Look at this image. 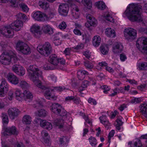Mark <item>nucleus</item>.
Masks as SVG:
<instances>
[{"mask_svg":"<svg viewBox=\"0 0 147 147\" xmlns=\"http://www.w3.org/2000/svg\"><path fill=\"white\" fill-rule=\"evenodd\" d=\"M142 10L141 6H138L137 4L132 3L127 7L124 13L123 16H126L128 19L132 22H142V18L140 12Z\"/></svg>","mask_w":147,"mask_h":147,"instance_id":"nucleus-1","label":"nucleus"},{"mask_svg":"<svg viewBox=\"0 0 147 147\" xmlns=\"http://www.w3.org/2000/svg\"><path fill=\"white\" fill-rule=\"evenodd\" d=\"M28 71L30 80L33 82L34 85L38 87L45 88L42 86L41 82L39 79L40 77L43 80V78L42 71L39 70L37 66L35 65H31L28 68Z\"/></svg>","mask_w":147,"mask_h":147,"instance_id":"nucleus-2","label":"nucleus"},{"mask_svg":"<svg viewBox=\"0 0 147 147\" xmlns=\"http://www.w3.org/2000/svg\"><path fill=\"white\" fill-rule=\"evenodd\" d=\"M55 14V12L51 13L49 15H47L44 13L38 11L32 14V17L35 20L40 22H44L52 18Z\"/></svg>","mask_w":147,"mask_h":147,"instance_id":"nucleus-3","label":"nucleus"},{"mask_svg":"<svg viewBox=\"0 0 147 147\" xmlns=\"http://www.w3.org/2000/svg\"><path fill=\"white\" fill-rule=\"evenodd\" d=\"M37 49L41 55L47 57L50 54L52 48L50 43L46 42L43 45H38Z\"/></svg>","mask_w":147,"mask_h":147,"instance_id":"nucleus-4","label":"nucleus"},{"mask_svg":"<svg viewBox=\"0 0 147 147\" xmlns=\"http://www.w3.org/2000/svg\"><path fill=\"white\" fill-rule=\"evenodd\" d=\"M136 46L142 53L147 54V38L143 37L138 38L136 41Z\"/></svg>","mask_w":147,"mask_h":147,"instance_id":"nucleus-5","label":"nucleus"},{"mask_svg":"<svg viewBox=\"0 0 147 147\" xmlns=\"http://www.w3.org/2000/svg\"><path fill=\"white\" fill-rule=\"evenodd\" d=\"M16 48L24 55L29 54L31 53V49L29 46L26 43L20 41H18L17 43Z\"/></svg>","mask_w":147,"mask_h":147,"instance_id":"nucleus-6","label":"nucleus"},{"mask_svg":"<svg viewBox=\"0 0 147 147\" xmlns=\"http://www.w3.org/2000/svg\"><path fill=\"white\" fill-rule=\"evenodd\" d=\"M125 37L128 40H133L137 37L136 31L132 28H127L125 29L124 31Z\"/></svg>","mask_w":147,"mask_h":147,"instance_id":"nucleus-7","label":"nucleus"},{"mask_svg":"<svg viewBox=\"0 0 147 147\" xmlns=\"http://www.w3.org/2000/svg\"><path fill=\"white\" fill-rule=\"evenodd\" d=\"M49 61L52 64L54 65H57L59 64H64L65 60L63 58H59L55 54L51 55L49 57Z\"/></svg>","mask_w":147,"mask_h":147,"instance_id":"nucleus-8","label":"nucleus"},{"mask_svg":"<svg viewBox=\"0 0 147 147\" xmlns=\"http://www.w3.org/2000/svg\"><path fill=\"white\" fill-rule=\"evenodd\" d=\"M9 88V84L5 80H0V96H4L8 91Z\"/></svg>","mask_w":147,"mask_h":147,"instance_id":"nucleus-9","label":"nucleus"},{"mask_svg":"<svg viewBox=\"0 0 147 147\" xmlns=\"http://www.w3.org/2000/svg\"><path fill=\"white\" fill-rule=\"evenodd\" d=\"M12 29L10 24L9 25L3 28L1 30V34L6 37H12L14 35V32Z\"/></svg>","mask_w":147,"mask_h":147,"instance_id":"nucleus-10","label":"nucleus"},{"mask_svg":"<svg viewBox=\"0 0 147 147\" xmlns=\"http://www.w3.org/2000/svg\"><path fill=\"white\" fill-rule=\"evenodd\" d=\"M41 85L42 86L44 87L45 88H42L40 87L39 88L45 90L44 92V95L47 99L50 100H55L56 99L57 97L52 92H53V91L51 90V88H47L45 86H43L42 83Z\"/></svg>","mask_w":147,"mask_h":147,"instance_id":"nucleus-11","label":"nucleus"},{"mask_svg":"<svg viewBox=\"0 0 147 147\" xmlns=\"http://www.w3.org/2000/svg\"><path fill=\"white\" fill-rule=\"evenodd\" d=\"M30 31L33 36L36 38L39 37L42 34L40 26L37 24H35L32 26Z\"/></svg>","mask_w":147,"mask_h":147,"instance_id":"nucleus-12","label":"nucleus"},{"mask_svg":"<svg viewBox=\"0 0 147 147\" xmlns=\"http://www.w3.org/2000/svg\"><path fill=\"white\" fill-rule=\"evenodd\" d=\"M12 71L20 76H23L25 73V70L21 66L17 64L13 65L12 68Z\"/></svg>","mask_w":147,"mask_h":147,"instance_id":"nucleus-13","label":"nucleus"},{"mask_svg":"<svg viewBox=\"0 0 147 147\" xmlns=\"http://www.w3.org/2000/svg\"><path fill=\"white\" fill-rule=\"evenodd\" d=\"M20 113V110L15 107L10 108L7 111L9 118L12 119H14L17 117Z\"/></svg>","mask_w":147,"mask_h":147,"instance_id":"nucleus-14","label":"nucleus"},{"mask_svg":"<svg viewBox=\"0 0 147 147\" xmlns=\"http://www.w3.org/2000/svg\"><path fill=\"white\" fill-rule=\"evenodd\" d=\"M11 28L15 31H18L20 30L23 26V23L20 20H17L10 24Z\"/></svg>","mask_w":147,"mask_h":147,"instance_id":"nucleus-15","label":"nucleus"},{"mask_svg":"<svg viewBox=\"0 0 147 147\" xmlns=\"http://www.w3.org/2000/svg\"><path fill=\"white\" fill-rule=\"evenodd\" d=\"M69 10V7L67 4H61L59 6L58 11L61 15L66 16L67 15Z\"/></svg>","mask_w":147,"mask_h":147,"instance_id":"nucleus-16","label":"nucleus"},{"mask_svg":"<svg viewBox=\"0 0 147 147\" xmlns=\"http://www.w3.org/2000/svg\"><path fill=\"white\" fill-rule=\"evenodd\" d=\"M11 59L9 55L3 53L0 56V61L3 65H8L10 63Z\"/></svg>","mask_w":147,"mask_h":147,"instance_id":"nucleus-17","label":"nucleus"},{"mask_svg":"<svg viewBox=\"0 0 147 147\" xmlns=\"http://www.w3.org/2000/svg\"><path fill=\"white\" fill-rule=\"evenodd\" d=\"M123 49V46L119 42H115L113 47L112 51L114 53H118L121 52Z\"/></svg>","mask_w":147,"mask_h":147,"instance_id":"nucleus-18","label":"nucleus"},{"mask_svg":"<svg viewBox=\"0 0 147 147\" xmlns=\"http://www.w3.org/2000/svg\"><path fill=\"white\" fill-rule=\"evenodd\" d=\"M7 79L9 82L12 84L17 85L18 84V78L12 73H9L7 75Z\"/></svg>","mask_w":147,"mask_h":147,"instance_id":"nucleus-19","label":"nucleus"},{"mask_svg":"<svg viewBox=\"0 0 147 147\" xmlns=\"http://www.w3.org/2000/svg\"><path fill=\"white\" fill-rule=\"evenodd\" d=\"M105 34L108 37L112 38H114L116 36V33L115 30L111 28H108L105 29Z\"/></svg>","mask_w":147,"mask_h":147,"instance_id":"nucleus-20","label":"nucleus"},{"mask_svg":"<svg viewBox=\"0 0 147 147\" xmlns=\"http://www.w3.org/2000/svg\"><path fill=\"white\" fill-rule=\"evenodd\" d=\"M64 121L61 119H57L54 121V125L58 127L60 129H65L66 128Z\"/></svg>","mask_w":147,"mask_h":147,"instance_id":"nucleus-21","label":"nucleus"},{"mask_svg":"<svg viewBox=\"0 0 147 147\" xmlns=\"http://www.w3.org/2000/svg\"><path fill=\"white\" fill-rule=\"evenodd\" d=\"M45 101L43 98L36 99L34 101L33 106L34 107L38 108L42 107Z\"/></svg>","mask_w":147,"mask_h":147,"instance_id":"nucleus-22","label":"nucleus"},{"mask_svg":"<svg viewBox=\"0 0 147 147\" xmlns=\"http://www.w3.org/2000/svg\"><path fill=\"white\" fill-rule=\"evenodd\" d=\"M99 119L100 122L105 126V127L107 129L109 128V127L111 125V124L107 119L106 116H102L100 117Z\"/></svg>","mask_w":147,"mask_h":147,"instance_id":"nucleus-23","label":"nucleus"},{"mask_svg":"<svg viewBox=\"0 0 147 147\" xmlns=\"http://www.w3.org/2000/svg\"><path fill=\"white\" fill-rule=\"evenodd\" d=\"M73 9L72 10V15L73 17L75 19L79 18L80 16V13L78 7L75 5H72Z\"/></svg>","mask_w":147,"mask_h":147,"instance_id":"nucleus-24","label":"nucleus"},{"mask_svg":"<svg viewBox=\"0 0 147 147\" xmlns=\"http://www.w3.org/2000/svg\"><path fill=\"white\" fill-rule=\"evenodd\" d=\"M82 2L87 10H91L92 3L91 0H82Z\"/></svg>","mask_w":147,"mask_h":147,"instance_id":"nucleus-25","label":"nucleus"},{"mask_svg":"<svg viewBox=\"0 0 147 147\" xmlns=\"http://www.w3.org/2000/svg\"><path fill=\"white\" fill-rule=\"evenodd\" d=\"M61 108V107L59 104L57 103H54L52 104L51 106V110L55 113H59Z\"/></svg>","mask_w":147,"mask_h":147,"instance_id":"nucleus-26","label":"nucleus"},{"mask_svg":"<svg viewBox=\"0 0 147 147\" xmlns=\"http://www.w3.org/2000/svg\"><path fill=\"white\" fill-rule=\"evenodd\" d=\"M42 30L45 33L52 34L53 32V28L50 26L48 25H45L42 27Z\"/></svg>","mask_w":147,"mask_h":147,"instance_id":"nucleus-27","label":"nucleus"},{"mask_svg":"<svg viewBox=\"0 0 147 147\" xmlns=\"http://www.w3.org/2000/svg\"><path fill=\"white\" fill-rule=\"evenodd\" d=\"M41 126L49 130L51 129L53 127L51 123L45 120L41 121Z\"/></svg>","mask_w":147,"mask_h":147,"instance_id":"nucleus-28","label":"nucleus"},{"mask_svg":"<svg viewBox=\"0 0 147 147\" xmlns=\"http://www.w3.org/2000/svg\"><path fill=\"white\" fill-rule=\"evenodd\" d=\"M15 94L16 99L19 101L21 100L24 98V92L23 93L22 91L19 89L16 90Z\"/></svg>","mask_w":147,"mask_h":147,"instance_id":"nucleus-29","label":"nucleus"},{"mask_svg":"<svg viewBox=\"0 0 147 147\" xmlns=\"http://www.w3.org/2000/svg\"><path fill=\"white\" fill-rule=\"evenodd\" d=\"M101 39L98 35H96L94 36L92 39V43L95 47L98 46L100 43Z\"/></svg>","mask_w":147,"mask_h":147,"instance_id":"nucleus-30","label":"nucleus"},{"mask_svg":"<svg viewBox=\"0 0 147 147\" xmlns=\"http://www.w3.org/2000/svg\"><path fill=\"white\" fill-rule=\"evenodd\" d=\"M88 74V72L84 70H80L78 71L77 72V77L80 80H82L85 77V75Z\"/></svg>","mask_w":147,"mask_h":147,"instance_id":"nucleus-31","label":"nucleus"},{"mask_svg":"<svg viewBox=\"0 0 147 147\" xmlns=\"http://www.w3.org/2000/svg\"><path fill=\"white\" fill-rule=\"evenodd\" d=\"M5 131L10 134L17 135L18 134V132L17 130L16 127L14 126L6 128Z\"/></svg>","mask_w":147,"mask_h":147,"instance_id":"nucleus-32","label":"nucleus"},{"mask_svg":"<svg viewBox=\"0 0 147 147\" xmlns=\"http://www.w3.org/2000/svg\"><path fill=\"white\" fill-rule=\"evenodd\" d=\"M41 134L43 139H44V142L46 146H49L51 145L50 143L49 140L47 139V138H45L48 136V134L47 131L45 130H43L41 132Z\"/></svg>","mask_w":147,"mask_h":147,"instance_id":"nucleus-33","label":"nucleus"},{"mask_svg":"<svg viewBox=\"0 0 147 147\" xmlns=\"http://www.w3.org/2000/svg\"><path fill=\"white\" fill-rule=\"evenodd\" d=\"M94 5L98 9L103 10L105 9L106 6L105 3L102 1H97L94 3Z\"/></svg>","mask_w":147,"mask_h":147,"instance_id":"nucleus-34","label":"nucleus"},{"mask_svg":"<svg viewBox=\"0 0 147 147\" xmlns=\"http://www.w3.org/2000/svg\"><path fill=\"white\" fill-rule=\"evenodd\" d=\"M35 114L36 116L40 117H44L47 116V112L44 109H41L38 110L35 113Z\"/></svg>","mask_w":147,"mask_h":147,"instance_id":"nucleus-35","label":"nucleus"},{"mask_svg":"<svg viewBox=\"0 0 147 147\" xmlns=\"http://www.w3.org/2000/svg\"><path fill=\"white\" fill-rule=\"evenodd\" d=\"M31 118L29 115H26L23 117L22 122L24 123L30 124L31 123Z\"/></svg>","mask_w":147,"mask_h":147,"instance_id":"nucleus-36","label":"nucleus"},{"mask_svg":"<svg viewBox=\"0 0 147 147\" xmlns=\"http://www.w3.org/2000/svg\"><path fill=\"white\" fill-rule=\"evenodd\" d=\"M19 86L22 89H26L29 87L28 84L25 80H20L19 82Z\"/></svg>","mask_w":147,"mask_h":147,"instance_id":"nucleus-37","label":"nucleus"},{"mask_svg":"<svg viewBox=\"0 0 147 147\" xmlns=\"http://www.w3.org/2000/svg\"><path fill=\"white\" fill-rule=\"evenodd\" d=\"M39 5L42 9L45 10L47 9L49 7V4L46 1H39L38 2Z\"/></svg>","mask_w":147,"mask_h":147,"instance_id":"nucleus-38","label":"nucleus"},{"mask_svg":"<svg viewBox=\"0 0 147 147\" xmlns=\"http://www.w3.org/2000/svg\"><path fill=\"white\" fill-rule=\"evenodd\" d=\"M1 117L2 119V122L4 125L7 124L9 122V119L7 114L4 113H2Z\"/></svg>","mask_w":147,"mask_h":147,"instance_id":"nucleus-39","label":"nucleus"},{"mask_svg":"<svg viewBox=\"0 0 147 147\" xmlns=\"http://www.w3.org/2000/svg\"><path fill=\"white\" fill-rule=\"evenodd\" d=\"M100 50L101 52L104 55L107 54L109 50L107 45H103L100 46Z\"/></svg>","mask_w":147,"mask_h":147,"instance_id":"nucleus-40","label":"nucleus"},{"mask_svg":"<svg viewBox=\"0 0 147 147\" xmlns=\"http://www.w3.org/2000/svg\"><path fill=\"white\" fill-rule=\"evenodd\" d=\"M102 17L104 19L111 22H114L113 19L109 13L108 12H106L102 16Z\"/></svg>","mask_w":147,"mask_h":147,"instance_id":"nucleus-41","label":"nucleus"},{"mask_svg":"<svg viewBox=\"0 0 147 147\" xmlns=\"http://www.w3.org/2000/svg\"><path fill=\"white\" fill-rule=\"evenodd\" d=\"M140 108V112L142 114L147 115V104L145 103L141 105Z\"/></svg>","mask_w":147,"mask_h":147,"instance_id":"nucleus-42","label":"nucleus"},{"mask_svg":"<svg viewBox=\"0 0 147 147\" xmlns=\"http://www.w3.org/2000/svg\"><path fill=\"white\" fill-rule=\"evenodd\" d=\"M138 67L140 70H146L147 69V63L145 62L138 63Z\"/></svg>","mask_w":147,"mask_h":147,"instance_id":"nucleus-43","label":"nucleus"},{"mask_svg":"<svg viewBox=\"0 0 147 147\" xmlns=\"http://www.w3.org/2000/svg\"><path fill=\"white\" fill-rule=\"evenodd\" d=\"M24 98L31 99L33 98V95L32 93L29 91L25 90L24 92Z\"/></svg>","mask_w":147,"mask_h":147,"instance_id":"nucleus-44","label":"nucleus"},{"mask_svg":"<svg viewBox=\"0 0 147 147\" xmlns=\"http://www.w3.org/2000/svg\"><path fill=\"white\" fill-rule=\"evenodd\" d=\"M65 89V88L64 86H58L53 87L51 88V90H53V92L58 91L61 92Z\"/></svg>","mask_w":147,"mask_h":147,"instance_id":"nucleus-45","label":"nucleus"},{"mask_svg":"<svg viewBox=\"0 0 147 147\" xmlns=\"http://www.w3.org/2000/svg\"><path fill=\"white\" fill-rule=\"evenodd\" d=\"M84 64L85 67L87 69H92L94 66L93 63L88 61H84Z\"/></svg>","mask_w":147,"mask_h":147,"instance_id":"nucleus-46","label":"nucleus"},{"mask_svg":"<svg viewBox=\"0 0 147 147\" xmlns=\"http://www.w3.org/2000/svg\"><path fill=\"white\" fill-rule=\"evenodd\" d=\"M88 140L92 146H95L97 144L96 140L95 138L91 136L89 138Z\"/></svg>","mask_w":147,"mask_h":147,"instance_id":"nucleus-47","label":"nucleus"},{"mask_svg":"<svg viewBox=\"0 0 147 147\" xmlns=\"http://www.w3.org/2000/svg\"><path fill=\"white\" fill-rule=\"evenodd\" d=\"M142 145L141 141L139 139H137L131 147H141Z\"/></svg>","mask_w":147,"mask_h":147,"instance_id":"nucleus-48","label":"nucleus"},{"mask_svg":"<svg viewBox=\"0 0 147 147\" xmlns=\"http://www.w3.org/2000/svg\"><path fill=\"white\" fill-rule=\"evenodd\" d=\"M112 90L111 92L112 93L109 95L111 96H114L119 93V89L117 88L113 89Z\"/></svg>","mask_w":147,"mask_h":147,"instance_id":"nucleus-49","label":"nucleus"},{"mask_svg":"<svg viewBox=\"0 0 147 147\" xmlns=\"http://www.w3.org/2000/svg\"><path fill=\"white\" fill-rule=\"evenodd\" d=\"M19 6L24 11L26 12L28 11L29 8L26 5L23 3H21L20 4Z\"/></svg>","mask_w":147,"mask_h":147,"instance_id":"nucleus-50","label":"nucleus"},{"mask_svg":"<svg viewBox=\"0 0 147 147\" xmlns=\"http://www.w3.org/2000/svg\"><path fill=\"white\" fill-rule=\"evenodd\" d=\"M16 16L20 20L26 19V15L23 13H19Z\"/></svg>","mask_w":147,"mask_h":147,"instance_id":"nucleus-51","label":"nucleus"},{"mask_svg":"<svg viewBox=\"0 0 147 147\" xmlns=\"http://www.w3.org/2000/svg\"><path fill=\"white\" fill-rule=\"evenodd\" d=\"M13 92L12 90H10L8 93V98L10 100H12L14 97Z\"/></svg>","mask_w":147,"mask_h":147,"instance_id":"nucleus-52","label":"nucleus"},{"mask_svg":"<svg viewBox=\"0 0 147 147\" xmlns=\"http://www.w3.org/2000/svg\"><path fill=\"white\" fill-rule=\"evenodd\" d=\"M67 27V24L64 22H61L58 26L59 28L61 30L65 29Z\"/></svg>","mask_w":147,"mask_h":147,"instance_id":"nucleus-53","label":"nucleus"},{"mask_svg":"<svg viewBox=\"0 0 147 147\" xmlns=\"http://www.w3.org/2000/svg\"><path fill=\"white\" fill-rule=\"evenodd\" d=\"M71 50L72 49L71 48H66L64 51V54L65 56L70 55Z\"/></svg>","mask_w":147,"mask_h":147,"instance_id":"nucleus-54","label":"nucleus"},{"mask_svg":"<svg viewBox=\"0 0 147 147\" xmlns=\"http://www.w3.org/2000/svg\"><path fill=\"white\" fill-rule=\"evenodd\" d=\"M114 134L115 131L113 130H112L109 133L108 136V142L109 143H110L111 138L114 136Z\"/></svg>","mask_w":147,"mask_h":147,"instance_id":"nucleus-55","label":"nucleus"},{"mask_svg":"<svg viewBox=\"0 0 147 147\" xmlns=\"http://www.w3.org/2000/svg\"><path fill=\"white\" fill-rule=\"evenodd\" d=\"M11 57V61H12L14 63H16L18 60V58L16 55L12 54L10 55Z\"/></svg>","mask_w":147,"mask_h":147,"instance_id":"nucleus-56","label":"nucleus"},{"mask_svg":"<svg viewBox=\"0 0 147 147\" xmlns=\"http://www.w3.org/2000/svg\"><path fill=\"white\" fill-rule=\"evenodd\" d=\"M88 22H90V23L93 26H96L97 24V20L94 18L90 20H88Z\"/></svg>","mask_w":147,"mask_h":147,"instance_id":"nucleus-57","label":"nucleus"},{"mask_svg":"<svg viewBox=\"0 0 147 147\" xmlns=\"http://www.w3.org/2000/svg\"><path fill=\"white\" fill-rule=\"evenodd\" d=\"M67 113V112L64 109L61 108L60 109V113L58 114L62 116H64L66 115Z\"/></svg>","mask_w":147,"mask_h":147,"instance_id":"nucleus-58","label":"nucleus"},{"mask_svg":"<svg viewBox=\"0 0 147 147\" xmlns=\"http://www.w3.org/2000/svg\"><path fill=\"white\" fill-rule=\"evenodd\" d=\"M141 101V99L140 98H135L132 100L131 102L132 103L136 104L140 103Z\"/></svg>","mask_w":147,"mask_h":147,"instance_id":"nucleus-59","label":"nucleus"},{"mask_svg":"<svg viewBox=\"0 0 147 147\" xmlns=\"http://www.w3.org/2000/svg\"><path fill=\"white\" fill-rule=\"evenodd\" d=\"M73 101L74 103L76 104H80L81 102L80 98L79 97L74 96Z\"/></svg>","mask_w":147,"mask_h":147,"instance_id":"nucleus-60","label":"nucleus"},{"mask_svg":"<svg viewBox=\"0 0 147 147\" xmlns=\"http://www.w3.org/2000/svg\"><path fill=\"white\" fill-rule=\"evenodd\" d=\"M73 32L75 35L78 36H81L82 35V33L81 31L79 29L77 28H75L73 30Z\"/></svg>","mask_w":147,"mask_h":147,"instance_id":"nucleus-61","label":"nucleus"},{"mask_svg":"<svg viewBox=\"0 0 147 147\" xmlns=\"http://www.w3.org/2000/svg\"><path fill=\"white\" fill-rule=\"evenodd\" d=\"M83 55L87 58H89L90 57V53L87 51L83 53Z\"/></svg>","mask_w":147,"mask_h":147,"instance_id":"nucleus-62","label":"nucleus"},{"mask_svg":"<svg viewBox=\"0 0 147 147\" xmlns=\"http://www.w3.org/2000/svg\"><path fill=\"white\" fill-rule=\"evenodd\" d=\"M48 77L49 78H50V79L54 82H56L57 77L55 76L54 75H50L49 76H48Z\"/></svg>","mask_w":147,"mask_h":147,"instance_id":"nucleus-63","label":"nucleus"},{"mask_svg":"<svg viewBox=\"0 0 147 147\" xmlns=\"http://www.w3.org/2000/svg\"><path fill=\"white\" fill-rule=\"evenodd\" d=\"M84 45L83 44L80 43L77 46L75 47L74 49L76 50L81 49L83 48Z\"/></svg>","mask_w":147,"mask_h":147,"instance_id":"nucleus-64","label":"nucleus"}]
</instances>
